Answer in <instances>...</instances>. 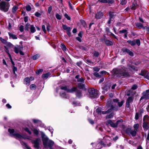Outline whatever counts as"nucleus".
<instances>
[{
	"label": "nucleus",
	"instance_id": "nucleus-1",
	"mask_svg": "<svg viewBox=\"0 0 149 149\" xmlns=\"http://www.w3.org/2000/svg\"><path fill=\"white\" fill-rule=\"evenodd\" d=\"M41 135L43 144L45 148H52L54 144V142L51 140H49L44 132H41Z\"/></svg>",
	"mask_w": 149,
	"mask_h": 149
},
{
	"label": "nucleus",
	"instance_id": "nucleus-2",
	"mask_svg": "<svg viewBox=\"0 0 149 149\" xmlns=\"http://www.w3.org/2000/svg\"><path fill=\"white\" fill-rule=\"evenodd\" d=\"M112 71L114 74L118 77H126L128 75L127 72H126V68L124 67L118 68H114L113 69Z\"/></svg>",
	"mask_w": 149,
	"mask_h": 149
},
{
	"label": "nucleus",
	"instance_id": "nucleus-3",
	"mask_svg": "<svg viewBox=\"0 0 149 149\" xmlns=\"http://www.w3.org/2000/svg\"><path fill=\"white\" fill-rule=\"evenodd\" d=\"M8 131L11 136L14 137L15 138L19 140L22 139L24 138V137L20 134L15 132L13 129H9Z\"/></svg>",
	"mask_w": 149,
	"mask_h": 149
},
{
	"label": "nucleus",
	"instance_id": "nucleus-4",
	"mask_svg": "<svg viewBox=\"0 0 149 149\" xmlns=\"http://www.w3.org/2000/svg\"><path fill=\"white\" fill-rule=\"evenodd\" d=\"M9 5L8 3L1 2L0 3V9L4 12L8 11Z\"/></svg>",
	"mask_w": 149,
	"mask_h": 149
},
{
	"label": "nucleus",
	"instance_id": "nucleus-5",
	"mask_svg": "<svg viewBox=\"0 0 149 149\" xmlns=\"http://www.w3.org/2000/svg\"><path fill=\"white\" fill-rule=\"evenodd\" d=\"M143 127L144 130H147L149 125V117L148 115L145 116L143 119Z\"/></svg>",
	"mask_w": 149,
	"mask_h": 149
},
{
	"label": "nucleus",
	"instance_id": "nucleus-6",
	"mask_svg": "<svg viewBox=\"0 0 149 149\" xmlns=\"http://www.w3.org/2000/svg\"><path fill=\"white\" fill-rule=\"evenodd\" d=\"M88 91L90 94V96L91 98H94L96 97L97 95L98 94V91L95 90L93 88L89 89Z\"/></svg>",
	"mask_w": 149,
	"mask_h": 149
},
{
	"label": "nucleus",
	"instance_id": "nucleus-7",
	"mask_svg": "<svg viewBox=\"0 0 149 149\" xmlns=\"http://www.w3.org/2000/svg\"><path fill=\"white\" fill-rule=\"evenodd\" d=\"M123 121V120H118L117 121L116 123H114L111 120H109L107 121L106 124L107 125H110L112 127H115L117 126L119 122H122Z\"/></svg>",
	"mask_w": 149,
	"mask_h": 149
},
{
	"label": "nucleus",
	"instance_id": "nucleus-8",
	"mask_svg": "<svg viewBox=\"0 0 149 149\" xmlns=\"http://www.w3.org/2000/svg\"><path fill=\"white\" fill-rule=\"evenodd\" d=\"M120 53L122 55L124 54H125V53H127L131 56H133V53L130 50L126 48H123L121 50Z\"/></svg>",
	"mask_w": 149,
	"mask_h": 149
},
{
	"label": "nucleus",
	"instance_id": "nucleus-9",
	"mask_svg": "<svg viewBox=\"0 0 149 149\" xmlns=\"http://www.w3.org/2000/svg\"><path fill=\"white\" fill-rule=\"evenodd\" d=\"M126 132L127 133L131 134L133 136H135L136 133V130H133L130 128H127L126 130Z\"/></svg>",
	"mask_w": 149,
	"mask_h": 149
},
{
	"label": "nucleus",
	"instance_id": "nucleus-10",
	"mask_svg": "<svg viewBox=\"0 0 149 149\" xmlns=\"http://www.w3.org/2000/svg\"><path fill=\"white\" fill-rule=\"evenodd\" d=\"M32 142L35 148H38L39 147V143L40 142V139L38 138L33 140Z\"/></svg>",
	"mask_w": 149,
	"mask_h": 149
},
{
	"label": "nucleus",
	"instance_id": "nucleus-11",
	"mask_svg": "<svg viewBox=\"0 0 149 149\" xmlns=\"http://www.w3.org/2000/svg\"><path fill=\"white\" fill-rule=\"evenodd\" d=\"M62 27L63 29L66 31L67 33L68 36H70L71 35L70 31L71 29L70 27L67 26L66 25H63Z\"/></svg>",
	"mask_w": 149,
	"mask_h": 149
},
{
	"label": "nucleus",
	"instance_id": "nucleus-12",
	"mask_svg": "<svg viewBox=\"0 0 149 149\" xmlns=\"http://www.w3.org/2000/svg\"><path fill=\"white\" fill-rule=\"evenodd\" d=\"M143 99H149V89L146 91L145 93L141 97L140 100Z\"/></svg>",
	"mask_w": 149,
	"mask_h": 149
},
{
	"label": "nucleus",
	"instance_id": "nucleus-13",
	"mask_svg": "<svg viewBox=\"0 0 149 149\" xmlns=\"http://www.w3.org/2000/svg\"><path fill=\"white\" fill-rule=\"evenodd\" d=\"M103 15V14L102 12H99L97 13L95 15V17L96 19H100L102 17Z\"/></svg>",
	"mask_w": 149,
	"mask_h": 149
},
{
	"label": "nucleus",
	"instance_id": "nucleus-14",
	"mask_svg": "<svg viewBox=\"0 0 149 149\" xmlns=\"http://www.w3.org/2000/svg\"><path fill=\"white\" fill-rule=\"evenodd\" d=\"M112 109H113L114 110H117L118 109L114 107L113 105H111V109H108L107 111H102L101 114L102 113L103 114H106L108 113L109 112L111 111Z\"/></svg>",
	"mask_w": 149,
	"mask_h": 149
},
{
	"label": "nucleus",
	"instance_id": "nucleus-15",
	"mask_svg": "<svg viewBox=\"0 0 149 149\" xmlns=\"http://www.w3.org/2000/svg\"><path fill=\"white\" fill-rule=\"evenodd\" d=\"M133 101V98L132 97H129L126 101V107L128 108L130 107V103H131Z\"/></svg>",
	"mask_w": 149,
	"mask_h": 149
},
{
	"label": "nucleus",
	"instance_id": "nucleus-16",
	"mask_svg": "<svg viewBox=\"0 0 149 149\" xmlns=\"http://www.w3.org/2000/svg\"><path fill=\"white\" fill-rule=\"evenodd\" d=\"M8 34L9 36L10 39H12L13 40L17 39V36L14 34L13 33L8 32Z\"/></svg>",
	"mask_w": 149,
	"mask_h": 149
},
{
	"label": "nucleus",
	"instance_id": "nucleus-17",
	"mask_svg": "<svg viewBox=\"0 0 149 149\" xmlns=\"http://www.w3.org/2000/svg\"><path fill=\"white\" fill-rule=\"evenodd\" d=\"M24 82L26 84L29 85L30 83V79L28 77H26L24 79Z\"/></svg>",
	"mask_w": 149,
	"mask_h": 149
},
{
	"label": "nucleus",
	"instance_id": "nucleus-18",
	"mask_svg": "<svg viewBox=\"0 0 149 149\" xmlns=\"http://www.w3.org/2000/svg\"><path fill=\"white\" fill-rule=\"evenodd\" d=\"M21 50V47H15L14 48V50L16 54L18 53Z\"/></svg>",
	"mask_w": 149,
	"mask_h": 149
},
{
	"label": "nucleus",
	"instance_id": "nucleus-19",
	"mask_svg": "<svg viewBox=\"0 0 149 149\" xmlns=\"http://www.w3.org/2000/svg\"><path fill=\"white\" fill-rule=\"evenodd\" d=\"M50 75V72H47L45 74H43L42 76V77L44 79H47L48 77Z\"/></svg>",
	"mask_w": 149,
	"mask_h": 149
},
{
	"label": "nucleus",
	"instance_id": "nucleus-20",
	"mask_svg": "<svg viewBox=\"0 0 149 149\" xmlns=\"http://www.w3.org/2000/svg\"><path fill=\"white\" fill-rule=\"evenodd\" d=\"M78 87L80 89H84V90H86V89L85 88L84 85L82 83H79L78 84Z\"/></svg>",
	"mask_w": 149,
	"mask_h": 149
},
{
	"label": "nucleus",
	"instance_id": "nucleus-21",
	"mask_svg": "<svg viewBox=\"0 0 149 149\" xmlns=\"http://www.w3.org/2000/svg\"><path fill=\"white\" fill-rule=\"evenodd\" d=\"M105 42L107 46H111L113 45V43L111 41L108 40H105Z\"/></svg>",
	"mask_w": 149,
	"mask_h": 149
},
{
	"label": "nucleus",
	"instance_id": "nucleus-22",
	"mask_svg": "<svg viewBox=\"0 0 149 149\" xmlns=\"http://www.w3.org/2000/svg\"><path fill=\"white\" fill-rule=\"evenodd\" d=\"M31 32L33 33L36 31V29L35 27L33 25H31L30 27Z\"/></svg>",
	"mask_w": 149,
	"mask_h": 149
},
{
	"label": "nucleus",
	"instance_id": "nucleus-23",
	"mask_svg": "<svg viewBox=\"0 0 149 149\" xmlns=\"http://www.w3.org/2000/svg\"><path fill=\"white\" fill-rule=\"evenodd\" d=\"M127 42L130 44L132 46H134L136 45L135 40L132 41L131 40H129L127 41Z\"/></svg>",
	"mask_w": 149,
	"mask_h": 149
},
{
	"label": "nucleus",
	"instance_id": "nucleus-24",
	"mask_svg": "<svg viewBox=\"0 0 149 149\" xmlns=\"http://www.w3.org/2000/svg\"><path fill=\"white\" fill-rule=\"evenodd\" d=\"M109 15L110 16V18L113 19L115 17V15L113 13L111 12H109Z\"/></svg>",
	"mask_w": 149,
	"mask_h": 149
},
{
	"label": "nucleus",
	"instance_id": "nucleus-25",
	"mask_svg": "<svg viewBox=\"0 0 149 149\" xmlns=\"http://www.w3.org/2000/svg\"><path fill=\"white\" fill-rule=\"evenodd\" d=\"M77 90V88L75 87H74L71 89H69L68 90V92L69 93H73L75 91Z\"/></svg>",
	"mask_w": 149,
	"mask_h": 149
},
{
	"label": "nucleus",
	"instance_id": "nucleus-26",
	"mask_svg": "<svg viewBox=\"0 0 149 149\" xmlns=\"http://www.w3.org/2000/svg\"><path fill=\"white\" fill-rule=\"evenodd\" d=\"M61 47L64 51H66V48L65 45H64L63 44H61Z\"/></svg>",
	"mask_w": 149,
	"mask_h": 149
},
{
	"label": "nucleus",
	"instance_id": "nucleus-27",
	"mask_svg": "<svg viewBox=\"0 0 149 149\" xmlns=\"http://www.w3.org/2000/svg\"><path fill=\"white\" fill-rule=\"evenodd\" d=\"M17 9H18V8L16 6H14L13 7V8H12V12L13 13H15L16 11V10H17Z\"/></svg>",
	"mask_w": 149,
	"mask_h": 149
},
{
	"label": "nucleus",
	"instance_id": "nucleus-28",
	"mask_svg": "<svg viewBox=\"0 0 149 149\" xmlns=\"http://www.w3.org/2000/svg\"><path fill=\"white\" fill-rule=\"evenodd\" d=\"M137 27L139 29H141L143 28V26L142 24L140 23H137L136 24Z\"/></svg>",
	"mask_w": 149,
	"mask_h": 149
},
{
	"label": "nucleus",
	"instance_id": "nucleus-29",
	"mask_svg": "<svg viewBox=\"0 0 149 149\" xmlns=\"http://www.w3.org/2000/svg\"><path fill=\"white\" fill-rule=\"evenodd\" d=\"M127 3V0H121L120 4L122 5H125Z\"/></svg>",
	"mask_w": 149,
	"mask_h": 149
},
{
	"label": "nucleus",
	"instance_id": "nucleus-30",
	"mask_svg": "<svg viewBox=\"0 0 149 149\" xmlns=\"http://www.w3.org/2000/svg\"><path fill=\"white\" fill-rule=\"evenodd\" d=\"M139 126V125L138 124H136L134 125V130L137 131L138 130Z\"/></svg>",
	"mask_w": 149,
	"mask_h": 149
},
{
	"label": "nucleus",
	"instance_id": "nucleus-31",
	"mask_svg": "<svg viewBox=\"0 0 149 149\" xmlns=\"http://www.w3.org/2000/svg\"><path fill=\"white\" fill-rule=\"evenodd\" d=\"M60 95L62 97L64 98H67L68 97V96L65 93H60Z\"/></svg>",
	"mask_w": 149,
	"mask_h": 149
},
{
	"label": "nucleus",
	"instance_id": "nucleus-32",
	"mask_svg": "<svg viewBox=\"0 0 149 149\" xmlns=\"http://www.w3.org/2000/svg\"><path fill=\"white\" fill-rule=\"evenodd\" d=\"M21 143L23 146H24L27 149H29L28 146L23 141H21Z\"/></svg>",
	"mask_w": 149,
	"mask_h": 149
},
{
	"label": "nucleus",
	"instance_id": "nucleus-33",
	"mask_svg": "<svg viewBox=\"0 0 149 149\" xmlns=\"http://www.w3.org/2000/svg\"><path fill=\"white\" fill-rule=\"evenodd\" d=\"M61 88L62 90H63L66 91L68 92V90H69L67 87L66 86H62L61 87Z\"/></svg>",
	"mask_w": 149,
	"mask_h": 149
},
{
	"label": "nucleus",
	"instance_id": "nucleus-34",
	"mask_svg": "<svg viewBox=\"0 0 149 149\" xmlns=\"http://www.w3.org/2000/svg\"><path fill=\"white\" fill-rule=\"evenodd\" d=\"M36 88V86L34 84H32L30 86V88L31 90L35 89Z\"/></svg>",
	"mask_w": 149,
	"mask_h": 149
},
{
	"label": "nucleus",
	"instance_id": "nucleus-35",
	"mask_svg": "<svg viewBox=\"0 0 149 149\" xmlns=\"http://www.w3.org/2000/svg\"><path fill=\"white\" fill-rule=\"evenodd\" d=\"M136 44H137L138 46H140L141 44V42L139 39H137L135 40Z\"/></svg>",
	"mask_w": 149,
	"mask_h": 149
},
{
	"label": "nucleus",
	"instance_id": "nucleus-36",
	"mask_svg": "<svg viewBox=\"0 0 149 149\" xmlns=\"http://www.w3.org/2000/svg\"><path fill=\"white\" fill-rule=\"evenodd\" d=\"M96 111L98 114H101V109L100 107L98 108L96 110Z\"/></svg>",
	"mask_w": 149,
	"mask_h": 149
},
{
	"label": "nucleus",
	"instance_id": "nucleus-37",
	"mask_svg": "<svg viewBox=\"0 0 149 149\" xmlns=\"http://www.w3.org/2000/svg\"><path fill=\"white\" fill-rule=\"evenodd\" d=\"M94 75L97 77L99 78L101 77V76L97 72H95L93 73Z\"/></svg>",
	"mask_w": 149,
	"mask_h": 149
},
{
	"label": "nucleus",
	"instance_id": "nucleus-38",
	"mask_svg": "<svg viewBox=\"0 0 149 149\" xmlns=\"http://www.w3.org/2000/svg\"><path fill=\"white\" fill-rule=\"evenodd\" d=\"M76 95L79 98L81 96V93L80 91H78L77 92Z\"/></svg>",
	"mask_w": 149,
	"mask_h": 149
},
{
	"label": "nucleus",
	"instance_id": "nucleus-39",
	"mask_svg": "<svg viewBox=\"0 0 149 149\" xmlns=\"http://www.w3.org/2000/svg\"><path fill=\"white\" fill-rule=\"evenodd\" d=\"M56 18L60 20L61 19V15H59V14L57 13L56 15Z\"/></svg>",
	"mask_w": 149,
	"mask_h": 149
},
{
	"label": "nucleus",
	"instance_id": "nucleus-40",
	"mask_svg": "<svg viewBox=\"0 0 149 149\" xmlns=\"http://www.w3.org/2000/svg\"><path fill=\"white\" fill-rule=\"evenodd\" d=\"M39 57V56L38 55L36 54V55L33 56L32 57V58L33 60H36Z\"/></svg>",
	"mask_w": 149,
	"mask_h": 149
},
{
	"label": "nucleus",
	"instance_id": "nucleus-41",
	"mask_svg": "<svg viewBox=\"0 0 149 149\" xmlns=\"http://www.w3.org/2000/svg\"><path fill=\"white\" fill-rule=\"evenodd\" d=\"M0 40L4 44H6L7 42L6 41L5 39L2 38L1 37H0Z\"/></svg>",
	"mask_w": 149,
	"mask_h": 149
},
{
	"label": "nucleus",
	"instance_id": "nucleus-42",
	"mask_svg": "<svg viewBox=\"0 0 149 149\" xmlns=\"http://www.w3.org/2000/svg\"><path fill=\"white\" fill-rule=\"evenodd\" d=\"M137 6L136 4H133L132 5V6L131 7V9L132 10H135Z\"/></svg>",
	"mask_w": 149,
	"mask_h": 149
},
{
	"label": "nucleus",
	"instance_id": "nucleus-43",
	"mask_svg": "<svg viewBox=\"0 0 149 149\" xmlns=\"http://www.w3.org/2000/svg\"><path fill=\"white\" fill-rule=\"evenodd\" d=\"M77 81L79 82L84 83V79L82 78L78 79Z\"/></svg>",
	"mask_w": 149,
	"mask_h": 149
},
{
	"label": "nucleus",
	"instance_id": "nucleus-44",
	"mask_svg": "<svg viewBox=\"0 0 149 149\" xmlns=\"http://www.w3.org/2000/svg\"><path fill=\"white\" fill-rule=\"evenodd\" d=\"M26 10L28 11H30L31 10V6L29 5H27L26 6Z\"/></svg>",
	"mask_w": 149,
	"mask_h": 149
},
{
	"label": "nucleus",
	"instance_id": "nucleus-45",
	"mask_svg": "<svg viewBox=\"0 0 149 149\" xmlns=\"http://www.w3.org/2000/svg\"><path fill=\"white\" fill-rule=\"evenodd\" d=\"M93 54L95 56L97 57L99 56V53L98 52L96 51H94L93 52Z\"/></svg>",
	"mask_w": 149,
	"mask_h": 149
},
{
	"label": "nucleus",
	"instance_id": "nucleus-46",
	"mask_svg": "<svg viewBox=\"0 0 149 149\" xmlns=\"http://www.w3.org/2000/svg\"><path fill=\"white\" fill-rule=\"evenodd\" d=\"M124 102L123 101H121L120 102H118V106L119 107H121L123 105Z\"/></svg>",
	"mask_w": 149,
	"mask_h": 149
},
{
	"label": "nucleus",
	"instance_id": "nucleus-47",
	"mask_svg": "<svg viewBox=\"0 0 149 149\" xmlns=\"http://www.w3.org/2000/svg\"><path fill=\"white\" fill-rule=\"evenodd\" d=\"M24 29V26L22 25L20 26L19 27V30L22 32L23 31Z\"/></svg>",
	"mask_w": 149,
	"mask_h": 149
},
{
	"label": "nucleus",
	"instance_id": "nucleus-48",
	"mask_svg": "<svg viewBox=\"0 0 149 149\" xmlns=\"http://www.w3.org/2000/svg\"><path fill=\"white\" fill-rule=\"evenodd\" d=\"M30 24L29 23H27L25 26V30L26 31H28L29 29V27Z\"/></svg>",
	"mask_w": 149,
	"mask_h": 149
},
{
	"label": "nucleus",
	"instance_id": "nucleus-49",
	"mask_svg": "<svg viewBox=\"0 0 149 149\" xmlns=\"http://www.w3.org/2000/svg\"><path fill=\"white\" fill-rule=\"evenodd\" d=\"M24 130L25 131L28 132V133L29 134H31V132L29 130V129L27 128H25L24 129Z\"/></svg>",
	"mask_w": 149,
	"mask_h": 149
},
{
	"label": "nucleus",
	"instance_id": "nucleus-50",
	"mask_svg": "<svg viewBox=\"0 0 149 149\" xmlns=\"http://www.w3.org/2000/svg\"><path fill=\"white\" fill-rule=\"evenodd\" d=\"M43 71V70L42 69L38 70L36 72V74H38L40 72H42Z\"/></svg>",
	"mask_w": 149,
	"mask_h": 149
},
{
	"label": "nucleus",
	"instance_id": "nucleus-51",
	"mask_svg": "<svg viewBox=\"0 0 149 149\" xmlns=\"http://www.w3.org/2000/svg\"><path fill=\"white\" fill-rule=\"evenodd\" d=\"M52 10V7L51 6H50L48 8V12L50 14L51 13V12Z\"/></svg>",
	"mask_w": 149,
	"mask_h": 149
},
{
	"label": "nucleus",
	"instance_id": "nucleus-52",
	"mask_svg": "<svg viewBox=\"0 0 149 149\" xmlns=\"http://www.w3.org/2000/svg\"><path fill=\"white\" fill-rule=\"evenodd\" d=\"M42 31H43V32L45 33H46V30L45 28V25H43L42 26Z\"/></svg>",
	"mask_w": 149,
	"mask_h": 149
},
{
	"label": "nucleus",
	"instance_id": "nucleus-53",
	"mask_svg": "<svg viewBox=\"0 0 149 149\" xmlns=\"http://www.w3.org/2000/svg\"><path fill=\"white\" fill-rule=\"evenodd\" d=\"M35 16L38 17H39L41 15V14L40 13L38 12H36L35 14Z\"/></svg>",
	"mask_w": 149,
	"mask_h": 149
},
{
	"label": "nucleus",
	"instance_id": "nucleus-54",
	"mask_svg": "<svg viewBox=\"0 0 149 149\" xmlns=\"http://www.w3.org/2000/svg\"><path fill=\"white\" fill-rule=\"evenodd\" d=\"M139 114L138 113H136L135 116V119L136 120H138L139 118Z\"/></svg>",
	"mask_w": 149,
	"mask_h": 149
},
{
	"label": "nucleus",
	"instance_id": "nucleus-55",
	"mask_svg": "<svg viewBox=\"0 0 149 149\" xmlns=\"http://www.w3.org/2000/svg\"><path fill=\"white\" fill-rule=\"evenodd\" d=\"M93 70L95 71L98 72L100 70V68L97 67H95L93 68Z\"/></svg>",
	"mask_w": 149,
	"mask_h": 149
},
{
	"label": "nucleus",
	"instance_id": "nucleus-56",
	"mask_svg": "<svg viewBox=\"0 0 149 149\" xmlns=\"http://www.w3.org/2000/svg\"><path fill=\"white\" fill-rule=\"evenodd\" d=\"M64 16L68 20H70V17L67 14H65L64 15Z\"/></svg>",
	"mask_w": 149,
	"mask_h": 149
},
{
	"label": "nucleus",
	"instance_id": "nucleus-57",
	"mask_svg": "<svg viewBox=\"0 0 149 149\" xmlns=\"http://www.w3.org/2000/svg\"><path fill=\"white\" fill-rule=\"evenodd\" d=\"M108 3L112 4L114 2L113 0H107Z\"/></svg>",
	"mask_w": 149,
	"mask_h": 149
},
{
	"label": "nucleus",
	"instance_id": "nucleus-58",
	"mask_svg": "<svg viewBox=\"0 0 149 149\" xmlns=\"http://www.w3.org/2000/svg\"><path fill=\"white\" fill-rule=\"evenodd\" d=\"M98 1L100 2L104 3H107V0H98Z\"/></svg>",
	"mask_w": 149,
	"mask_h": 149
},
{
	"label": "nucleus",
	"instance_id": "nucleus-59",
	"mask_svg": "<svg viewBox=\"0 0 149 149\" xmlns=\"http://www.w3.org/2000/svg\"><path fill=\"white\" fill-rule=\"evenodd\" d=\"M143 29H146L147 33H149V28L146 26H145L143 27Z\"/></svg>",
	"mask_w": 149,
	"mask_h": 149
},
{
	"label": "nucleus",
	"instance_id": "nucleus-60",
	"mask_svg": "<svg viewBox=\"0 0 149 149\" xmlns=\"http://www.w3.org/2000/svg\"><path fill=\"white\" fill-rule=\"evenodd\" d=\"M100 73L102 74H108L109 73L105 71H102L100 72Z\"/></svg>",
	"mask_w": 149,
	"mask_h": 149
},
{
	"label": "nucleus",
	"instance_id": "nucleus-61",
	"mask_svg": "<svg viewBox=\"0 0 149 149\" xmlns=\"http://www.w3.org/2000/svg\"><path fill=\"white\" fill-rule=\"evenodd\" d=\"M113 116V113H111L110 114L107 115V118H111Z\"/></svg>",
	"mask_w": 149,
	"mask_h": 149
},
{
	"label": "nucleus",
	"instance_id": "nucleus-62",
	"mask_svg": "<svg viewBox=\"0 0 149 149\" xmlns=\"http://www.w3.org/2000/svg\"><path fill=\"white\" fill-rule=\"evenodd\" d=\"M127 31L125 29H123L122 30L120 31L119 32L120 33H125Z\"/></svg>",
	"mask_w": 149,
	"mask_h": 149
},
{
	"label": "nucleus",
	"instance_id": "nucleus-63",
	"mask_svg": "<svg viewBox=\"0 0 149 149\" xmlns=\"http://www.w3.org/2000/svg\"><path fill=\"white\" fill-rule=\"evenodd\" d=\"M68 3L70 8L72 10H73V8L72 7V5L70 1L68 2Z\"/></svg>",
	"mask_w": 149,
	"mask_h": 149
},
{
	"label": "nucleus",
	"instance_id": "nucleus-64",
	"mask_svg": "<svg viewBox=\"0 0 149 149\" xmlns=\"http://www.w3.org/2000/svg\"><path fill=\"white\" fill-rule=\"evenodd\" d=\"M137 88V86L136 85H134L132 86V88L133 90H135Z\"/></svg>",
	"mask_w": 149,
	"mask_h": 149
}]
</instances>
